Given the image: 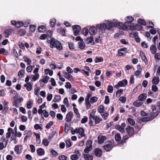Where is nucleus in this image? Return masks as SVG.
<instances>
[{"label": "nucleus", "mask_w": 160, "mask_h": 160, "mask_svg": "<svg viewBox=\"0 0 160 160\" xmlns=\"http://www.w3.org/2000/svg\"><path fill=\"white\" fill-rule=\"evenodd\" d=\"M116 25L119 26V28L122 30L127 29L131 30L135 28L133 23L132 22L128 21H126L124 23L119 22Z\"/></svg>", "instance_id": "nucleus-1"}, {"label": "nucleus", "mask_w": 160, "mask_h": 160, "mask_svg": "<svg viewBox=\"0 0 160 160\" xmlns=\"http://www.w3.org/2000/svg\"><path fill=\"white\" fill-rule=\"evenodd\" d=\"M48 43L50 44V47L52 48H56L58 50L60 51L62 49V46L61 42L58 40H55L54 38H52L50 40H48L47 41Z\"/></svg>", "instance_id": "nucleus-2"}, {"label": "nucleus", "mask_w": 160, "mask_h": 160, "mask_svg": "<svg viewBox=\"0 0 160 160\" xmlns=\"http://www.w3.org/2000/svg\"><path fill=\"white\" fill-rule=\"evenodd\" d=\"M119 22H111L107 21L106 22L105 24V25H106V28L107 30H110L112 28H113L115 26L118 27L119 28V26H118L116 24H118Z\"/></svg>", "instance_id": "nucleus-3"}, {"label": "nucleus", "mask_w": 160, "mask_h": 160, "mask_svg": "<svg viewBox=\"0 0 160 160\" xmlns=\"http://www.w3.org/2000/svg\"><path fill=\"white\" fill-rule=\"evenodd\" d=\"M113 147L112 142L110 141H107L105 142V145L103 146V148L106 152H109Z\"/></svg>", "instance_id": "nucleus-4"}, {"label": "nucleus", "mask_w": 160, "mask_h": 160, "mask_svg": "<svg viewBox=\"0 0 160 160\" xmlns=\"http://www.w3.org/2000/svg\"><path fill=\"white\" fill-rule=\"evenodd\" d=\"M158 115V113H157L156 116H155L153 114H150L149 116L148 117H142L141 118L142 122H148L150 121H152L154 118H155Z\"/></svg>", "instance_id": "nucleus-5"}, {"label": "nucleus", "mask_w": 160, "mask_h": 160, "mask_svg": "<svg viewBox=\"0 0 160 160\" xmlns=\"http://www.w3.org/2000/svg\"><path fill=\"white\" fill-rule=\"evenodd\" d=\"M72 28L74 35L75 36L78 35L81 30V27L79 25H76L72 26Z\"/></svg>", "instance_id": "nucleus-6"}, {"label": "nucleus", "mask_w": 160, "mask_h": 160, "mask_svg": "<svg viewBox=\"0 0 160 160\" xmlns=\"http://www.w3.org/2000/svg\"><path fill=\"white\" fill-rule=\"evenodd\" d=\"M94 153L97 157L100 158L102 155V152L100 148H96L94 150Z\"/></svg>", "instance_id": "nucleus-7"}, {"label": "nucleus", "mask_w": 160, "mask_h": 160, "mask_svg": "<svg viewBox=\"0 0 160 160\" xmlns=\"http://www.w3.org/2000/svg\"><path fill=\"white\" fill-rule=\"evenodd\" d=\"M97 27L92 26L89 28L88 32L91 35H93L96 34L97 32Z\"/></svg>", "instance_id": "nucleus-8"}, {"label": "nucleus", "mask_w": 160, "mask_h": 160, "mask_svg": "<svg viewBox=\"0 0 160 160\" xmlns=\"http://www.w3.org/2000/svg\"><path fill=\"white\" fill-rule=\"evenodd\" d=\"M126 130L129 136H132L133 134L134 129L132 127L129 126L126 128Z\"/></svg>", "instance_id": "nucleus-9"}, {"label": "nucleus", "mask_w": 160, "mask_h": 160, "mask_svg": "<svg viewBox=\"0 0 160 160\" xmlns=\"http://www.w3.org/2000/svg\"><path fill=\"white\" fill-rule=\"evenodd\" d=\"M73 116V113L72 111L70 112L66 115V120L67 122H70Z\"/></svg>", "instance_id": "nucleus-10"}, {"label": "nucleus", "mask_w": 160, "mask_h": 160, "mask_svg": "<svg viewBox=\"0 0 160 160\" xmlns=\"http://www.w3.org/2000/svg\"><path fill=\"white\" fill-rule=\"evenodd\" d=\"M106 26L104 23L98 24L96 25L97 28L99 29V30L101 31L105 30H106Z\"/></svg>", "instance_id": "nucleus-11"}, {"label": "nucleus", "mask_w": 160, "mask_h": 160, "mask_svg": "<svg viewBox=\"0 0 160 160\" xmlns=\"http://www.w3.org/2000/svg\"><path fill=\"white\" fill-rule=\"evenodd\" d=\"M106 139V136H100L98 137V141L99 144H101Z\"/></svg>", "instance_id": "nucleus-12"}, {"label": "nucleus", "mask_w": 160, "mask_h": 160, "mask_svg": "<svg viewBox=\"0 0 160 160\" xmlns=\"http://www.w3.org/2000/svg\"><path fill=\"white\" fill-rule=\"evenodd\" d=\"M119 85L121 87H124L128 84V82L127 80L124 79L118 82Z\"/></svg>", "instance_id": "nucleus-13"}, {"label": "nucleus", "mask_w": 160, "mask_h": 160, "mask_svg": "<svg viewBox=\"0 0 160 160\" xmlns=\"http://www.w3.org/2000/svg\"><path fill=\"white\" fill-rule=\"evenodd\" d=\"M98 111L100 113L105 112L106 111L104 110V107L103 105H100L97 109Z\"/></svg>", "instance_id": "nucleus-14"}, {"label": "nucleus", "mask_w": 160, "mask_h": 160, "mask_svg": "<svg viewBox=\"0 0 160 160\" xmlns=\"http://www.w3.org/2000/svg\"><path fill=\"white\" fill-rule=\"evenodd\" d=\"M143 102H142L138 99L135 101L133 103V105L135 107H139L141 106Z\"/></svg>", "instance_id": "nucleus-15"}, {"label": "nucleus", "mask_w": 160, "mask_h": 160, "mask_svg": "<svg viewBox=\"0 0 160 160\" xmlns=\"http://www.w3.org/2000/svg\"><path fill=\"white\" fill-rule=\"evenodd\" d=\"M94 120L96 124H98L102 120V119L99 117L96 116L93 117Z\"/></svg>", "instance_id": "nucleus-16"}, {"label": "nucleus", "mask_w": 160, "mask_h": 160, "mask_svg": "<svg viewBox=\"0 0 160 160\" xmlns=\"http://www.w3.org/2000/svg\"><path fill=\"white\" fill-rule=\"evenodd\" d=\"M147 94L146 93H142L138 97V99L140 101L143 102L147 98Z\"/></svg>", "instance_id": "nucleus-17"}, {"label": "nucleus", "mask_w": 160, "mask_h": 160, "mask_svg": "<svg viewBox=\"0 0 160 160\" xmlns=\"http://www.w3.org/2000/svg\"><path fill=\"white\" fill-rule=\"evenodd\" d=\"M150 50L153 54H155L157 52V48L155 45H152L150 47Z\"/></svg>", "instance_id": "nucleus-18"}, {"label": "nucleus", "mask_w": 160, "mask_h": 160, "mask_svg": "<svg viewBox=\"0 0 160 160\" xmlns=\"http://www.w3.org/2000/svg\"><path fill=\"white\" fill-rule=\"evenodd\" d=\"M37 154L39 156H42L44 154L45 152L44 149L42 148H39L37 150Z\"/></svg>", "instance_id": "nucleus-19"}, {"label": "nucleus", "mask_w": 160, "mask_h": 160, "mask_svg": "<svg viewBox=\"0 0 160 160\" xmlns=\"http://www.w3.org/2000/svg\"><path fill=\"white\" fill-rule=\"evenodd\" d=\"M34 134L36 137V142L38 144H40L41 142L40 135L39 134L36 133L35 132H34Z\"/></svg>", "instance_id": "nucleus-20"}, {"label": "nucleus", "mask_w": 160, "mask_h": 160, "mask_svg": "<svg viewBox=\"0 0 160 160\" xmlns=\"http://www.w3.org/2000/svg\"><path fill=\"white\" fill-rule=\"evenodd\" d=\"M83 157L85 160H93V159L92 156L89 154H84Z\"/></svg>", "instance_id": "nucleus-21"}, {"label": "nucleus", "mask_w": 160, "mask_h": 160, "mask_svg": "<svg viewBox=\"0 0 160 160\" xmlns=\"http://www.w3.org/2000/svg\"><path fill=\"white\" fill-rule=\"evenodd\" d=\"M115 128L122 133H123L125 132L124 129L119 125H115Z\"/></svg>", "instance_id": "nucleus-22"}, {"label": "nucleus", "mask_w": 160, "mask_h": 160, "mask_svg": "<svg viewBox=\"0 0 160 160\" xmlns=\"http://www.w3.org/2000/svg\"><path fill=\"white\" fill-rule=\"evenodd\" d=\"M8 52L5 48H2L0 49V54H3L4 55H7Z\"/></svg>", "instance_id": "nucleus-23"}, {"label": "nucleus", "mask_w": 160, "mask_h": 160, "mask_svg": "<svg viewBox=\"0 0 160 160\" xmlns=\"http://www.w3.org/2000/svg\"><path fill=\"white\" fill-rule=\"evenodd\" d=\"M38 30L39 32H43L46 30V29L44 26L42 25L38 27Z\"/></svg>", "instance_id": "nucleus-24"}, {"label": "nucleus", "mask_w": 160, "mask_h": 160, "mask_svg": "<svg viewBox=\"0 0 160 160\" xmlns=\"http://www.w3.org/2000/svg\"><path fill=\"white\" fill-rule=\"evenodd\" d=\"M78 44L79 46L78 47L81 49H83L85 47V45L83 41L78 42Z\"/></svg>", "instance_id": "nucleus-25"}, {"label": "nucleus", "mask_w": 160, "mask_h": 160, "mask_svg": "<svg viewBox=\"0 0 160 160\" xmlns=\"http://www.w3.org/2000/svg\"><path fill=\"white\" fill-rule=\"evenodd\" d=\"M159 78L154 77L152 79V83L155 85H157L159 82Z\"/></svg>", "instance_id": "nucleus-26"}, {"label": "nucleus", "mask_w": 160, "mask_h": 160, "mask_svg": "<svg viewBox=\"0 0 160 160\" xmlns=\"http://www.w3.org/2000/svg\"><path fill=\"white\" fill-rule=\"evenodd\" d=\"M19 145H17L14 148V151L17 152L18 154H20L22 152L21 149H20Z\"/></svg>", "instance_id": "nucleus-27"}, {"label": "nucleus", "mask_w": 160, "mask_h": 160, "mask_svg": "<svg viewBox=\"0 0 160 160\" xmlns=\"http://www.w3.org/2000/svg\"><path fill=\"white\" fill-rule=\"evenodd\" d=\"M61 99V97L60 96L58 95H55L54 99L52 100L53 102H59Z\"/></svg>", "instance_id": "nucleus-28"}, {"label": "nucleus", "mask_w": 160, "mask_h": 160, "mask_svg": "<svg viewBox=\"0 0 160 160\" xmlns=\"http://www.w3.org/2000/svg\"><path fill=\"white\" fill-rule=\"evenodd\" d=\"M56 23V20L55 18H52L50 19L49 23L50 24V26L51 27H54Z\"/></svg>", "instance_id": "nucleus-29"}, {"label": "nucleus", "mask_w": 160, "mask_h": 160, "mask_svg": "<svg viewBox=\"0 0 160 160\" xmlns=\"http://www.w3.org/2000/svg\"><path fill=\"white\" fill-rule=\"evenodd\" d=\"M95 63L102 62L103 61V58L101 57H96L94 60Z\"/></svg>", "instance_id": "nucleus-30"}, {"label": "nucleus", "mask_w": 160, "mask_h": 160, "mask_svg": "<svg viewBox=\"0 0 160 160\" xmlns=\"http://www.w3.org/2000/svg\"><path fill=\"white\" fill-rule=\"evenodd\" d=\"M57 32L58 33H60L62 34V36H65V32L64 29L63 28H61L60 29H59L57 30Z\"/></svg>", "instance_id": "nucleus-31"}, {"label": "nucleus", "mask_w": 160, "mask_h": 160, "mask_svg": "<svg viewBox=\"0 0 160 160\" xmlns=\"http://www.w3.org/2000/svg\"><path fill=\"white\" fill-rule=\"evenodd\" d=\"M24 133H25L24 135L25 134H26V137H27L28 138H30L31 137L32 135V132L31 131L25 130V131H24Z\"/></svg>", "instance_id": "nucleus-32"}, {"label": "nucleus", "mask_w": 160, "mask_h": 160, "mask_svg": "<svg viewBox=\"0 0 160 160\" xmlns=\"http://www.w3.org/2000/svg\"><path fill=\"white\" fill-rule=\"evenodd\" d=\"M33 76L31 80L32 81H35L38 79L39 78V74L38 73H36L34 75H31V76Z\"/></svg>", "instance_id": "nucleus-33"}, {"label": "nucleus", "mask_w": 160, "mask_h": 160, "mask_svg": "<svg viewBox=\"0 0 160 160\" xmlns=\"http://www.w3.org/2000/svg\"><path fill=\"white\" fill-rule=\"evenodd\" d=\"M101 114V116L105 120L107 119L108 117L109 116L108 113L106 111H105V112L102 113Z\"/></svg>", "instance_id": "nucleus-34"}, {"label": "nucleus", "mask_w": 160, "mask_h": 160, "mask_svg": "<svg viewBox=\"0 0 160 160\" xmlns=\"http://www.w3.org/2000/svg\"><path fill=\"white\" fill-rule=\"evenodd\" d=\"M23 22L22 21H18L16 22L15 26L17 28H20L23 26Z\"/></svg>", "instance_id": "nucleus-35"}, {"label": "nucleus", "mask_w": 160, "mask_h": 160, "mask_svg": "<svg viewBox=\"0 0 160 160\" xmlns=\"http://www.w3.org/2000/svg\"><path fill=\"white\" fill-rule=\"evenodd\" d=\"M12 30L10 29H7L4 32L5 36V37H8L11 33Z\"/></svg>", "instance_id": "nucleus-36"}, {"label": "nucleus", "mask_w": 160, "mask_h": 160, "mask_svg": "<svg viewBox=\"0 0 160 160\" xmlns=\"http://www.w3.org/2000/svg\"><path fill=\"white\" fill-rule=\"evenodd\" d=\"M81 130V131H80V133H79V135L78 136V138H81L85 136L84 133V130L83 128L80 129Z\"/></svg>", "instance_id": "nucleus-37"}, {"label": "nucleus", "mask_w": 160, "mask_h": 160, "mask_svg": "<svg viewBox=\"0 0 160 160\" xmlns=\"http://www.w3.org/2000/svg\"><path fill=\"white\" fill-rule=\"evenodd\" d=\"M140 54L141 58L142 60L145 62L146 61H147V59L144 54V52L142 51H140Z\"/></svg>", "instance_id": "nucleus-38"}, {"label": "nucleus", "mask_w": 160, "mask_h": 160, "mask_svg": "<svg viewBox=\"0 0 160 160\" xmlns=\"http://www.w3.org/2000/svg\"><path fill=\"white\" fill-rule=\"evenodd\" d=\"M128 138V136L127 135H124L123 136L122 140L120 142V144L123 145L124 143L126 142V140Z\"/></svg>", "instance_id": "nucleus-39"}, {"label": "nucleus", "mask_w": 160, "mask_h": 160, "mask_svg": "<svg viewBox=\"0 0 160 160\" xmlns=\"http://www.w3.org/2000/svg\"><path fill=\"white\" fill-rule=\"evenodd\" d=\"M138 23L143 26L145 25L146 24L145 21L142 19H138Z\"/></svg>", "instance_id": "nucleus-40"}, {"label": "nucleus", "mask_w": 160, "mask_h": 160, "mask_svg": "<svg viewBox=\"0 0 160 160\" xmlns=\"http://www.w3.org/2000/svg\"><path fill=\"white\" fill-rule=\"evenodd\" d=\"M128 122L132 126L134 125L135 124V121L133 119L129 118L127 119Z\"/></svg>", "instance_id": "nucleus-41"}, {"label": "nucleus", "mask_w": 160, "mask_h": 160, "mask_svg": "<svg viewBox=\"0 0 160 160\" xmlns=\"http://www.w3.org/2000/svg\"><path fill=\"white\" fill-rule=\"evenodd\" d=\"M98 99V98L96 97H93L91 98L90 99V102L93 103L96 102Z\"/></svg>", "instance_id": "nucleus-42"}, {"label": "nucleus", "mask_w": 160, "mask_h": 160, "mask_svg": "<svg viewBox=\"0 0 160 160\" xmlns=\"http://www.w3.org/2000/svg\"><path fill=\"white\" fill-rule=\"evenodd\" d=\"M123 91V90L122 89H120L118 90L116 93V97L118 98L119 97L122 93Z\"/></svg>", "instance_id": "nucleus-43"}, {"label": "nucleus", "mask_w": 160, "mask_h": 160, "mask_svg": "<svg viewBox=\"0 0 160 160\" xmlns=\"http://www.w3.org/2000/svg\"><path fill=\"white\" fill-rule=\"evenodd\" d=\"M56 133V131H53L52 133L50 134L48 137V139L50 141H51V139L53 138V137L55 135Z\"/></svg>", "instance_id": "nucleus-44"}, {"label": "nucleus", "mask_w": 160, "mask_h": 160, "mask_svg": "<svg viewBox=\"0 0 160 160\" xmlns=\"http://www.w3.org/2000/svg\"><path fill=\"white\" fill-rule=\"evenodd\" d=\"M92 141L91 140H88L86 144V146L88 147L92 148Z\"/></svg>", "instance_id": "nucleus-45"}, {"label": "nucleus", "mask_w": 160, "mask_h": 160, "mask_svg": "<svg viewBox=\"0 0 160 160\" xmlns=\"http://www.w3.org/2000/svg\"><path fill=\"white\" fill-rule=\"evenodd\" d=\"M115 140L117 142L120 141L121 140V137L119 134H116L115 135Z\"/></svg>", "instance_id": "nucleus-46"}, {"label": "nucleus", "mask_w": 160, "mask_h": 160, "mask_svg": "<svg viewBox=\"0 0 160 160\" xmlns=\"http://www.w3.org/2000/svg\"><path fill=\"white\" fill-rule=\"evenodd\" d=\"M49 78V77L48 76H47L41 80L42 82H43L45 83H47L48 82Z\"/></svg>", "instance_id": "nucleus-47"}, {"label": "nucleus", "mask_w": 160, "mask_h": 160, "mask_svg": "<svg viewBox=\"0 0 160 160\" xmlns=\"http://www.w3.org/2000/svg\"><path fill=\"white\" fill-rule=\"evenodd\" d=\"M70 158L72 160H77L78 159V157L77 154H74L71 156Z\"/></svg>", "instance_id": "nucleus-48"}, {"label": "nucleus", "mask_w": 160, "mask_h": 160, "mask_svg": "<svg viewBox=\"0 0 160 160\" xmlns=\"http://www.w3.org/2000/svg\"><path fill=\"white\" fill-rule=\"evenodd\" d=\"M53 124V121H51L47 123L45 126V128L47 129H49L52 126Z\"/></svg>", "instance_id": "nucleus-49"}, {"label": "nucleus", "mask_w": 160, "mask_h": 160, "mask_svg": "<svg viewBox=\"0 0 160 160\" xmlns=\"http://www.w3.org/2000/svg\"><path fill=\"white\" fill-rule=\"evenodd\" d=\"M50 141H48L47 139H43L42 141V143L44 146H48Z\"/></svg>", "instance_id": "nucleus-50"}, {"label": "nucleus", "mask_w": 160, "mask_h": 160, "mask_svg": "<svg viewBox=\"0 0 160 160\" xmlns=\"http://www.w3.org/2000/svg\"><path fill=\"white\" fill-rule=\"evenodd\" d=\"M154 58L156 62L159 61L160 59V53H156L155 54Z\"/></svg>", "instance_id": "nucleus-51"}, {"label": "nucleus", "mask_w": 160, "mask_h": 160, "mask_svg": "<svg viewBox=\"0 0 160 160\" xmlns=\"http://www.w3.org/2000/svg\"><path fill=\"white\" fill-rule=\"evenodd\" d=\"M25 71L23 69H21L18 73V77L21 78L22 77L23 75L24 74Z\"/></svg>", "instance_id": "nucleus-52"}, {"label": "nucleus", "mask_w": 160, "mask_h": 160, "mask_svg": "<svg viewBox=\"0 0 160 160\" xmlns=\"http://www.w3.org/2000/svg\"><path fill=\"white\" fill-rule=\"evenodd\" d=\"M89 124L91 126H95V125H93L92 124V123L93 122L94 118L93 117H91L89 116Z\"/></svg>", "instance_id": "nucleus-53"}, {"label": "nucleus", "mask_w": 160, "mask_h": 160, "mask_svg": "<svg viewBox=\"0 0 160 160\" xmlns=\"http://www.w3.org/2000/svg\"><path fill=\"white\" fill-rule=\"evenodd\" d=\"M67 156L63 155L59 156L58 157V159L59 160H67Z\"/></svg>", "instance_id": "nucleus-54"}, {"label": "nucleus", "mask_w": 160, "mask_h": 160, "mask_svg": "<svg viewBox=\"0 0 160 160\" xmlns=\"http://www.w3.org/2000/svg\"><path fill=\"white\" fill-rule=\"evenodd\" d=\"M82 33L85 36L88 33V29L87 28H84L82 29Z\"/></svg>", "instance_id": "nucleus-55"}, {"label": "nucleus", "mask_w": 160, "mask_h": 160, "mask_svg": "<svg viewBox=\"0 0 160 160\" xmlns=\"http://www.w3.org/2000/svg\"><path fill=\"white\" fill-rule=\"evenodd\" d=\"M66 147L68 148L72 146V144L70 140H66Z\"/></svg>", "instance_id": "nucleus-56"}, {"label": "nucleus", "mask_w": 160, "mask_h": 160, "mask_svg": "<svg viewBox=\"0 0 160 160\" xmlns=\"http://www.w3.org/2000/svg\"><path fill=\"white\" fill-rule=\"evenodd\" d=\"M71 125L69 126L66 123L65 124L64 132L67 133L68 132L69 129V128Z\"/></svg>", "instance_id": "nucleus-57"}, {"label": "nucleus", "mask_w": 160, "mask_h": 160, "mask_svg": "<svg viewBox=\"0 0 160 160\" xmlns=\"http://www.w3.org/2000/svg\"><path fill=\"white\" fill-rule=\"evenodd\" d=\"M36 29V26L33 25H31L29 27V30L32 32H34Z\"/></svg>", "instance_id": "nucleus-58"}, {"label": "nucleus", "mask_w": 160, "mask_h": 160, "mask_svg": "<svg viewBox=\"0 0 160 160\" xmlns=\"http://www.w3.org/2000/svg\"><path fill=\"white\" fill-rule=\"evenodd\" d=\"M18 45L20 48L24 49H25L24 44L22 41H19L18 42Z\"/></svg>", "instance_id": "nucleus-59"}, {"label": "nucleus", "mask_w": 160, "mask_h": 160, "mask_svg": "<svg viewBox=\"0 0 160 160\" xmlns=\"http://www.w3.org/2000/svg\"><path fill=\"white\" fill-rule=\"evenodd\" d=\"M25 61L28 63V65H30L31 62V60L27 57H24L23 58Z\"/></svg>", "instance_id": "nucleus-60"}, {"label": "nucleus", "mask_w": 160, "mask_h": 160, "mask_svg": "<svg viewBox=\"0 0 160 160\" xmlns=\"http://www.w3.org/2000/svg\"><path fill=\"white\" fill-rule=\"evenodd\" d=\"M113 87L111 85H109L107 89V91L109 93H112L113 91Z\"/></svg>", "instance_id": "nucleus-61"}, {"label": "nucleus", "mask_w": 160, "mask_h": 160, "mask_svg": "<svg viewBox=\"0 0 160 160\" xmlns=\"http://www.w3.org/2000/svg\"><path fill=\"white\" fill-rule=\"evenodd\" d=\"M126 20L127 21H130L132 22L134 20V18L131 16H127L126 17Z\"/></svg>", "instance_id": "nucleus-62"}, {"label": "nucleus", "mask_w": 160, "mask_h": 160, "mask_svg": "<svg viewBox=\"0 0 160 160\" xmlns=\"http://www.w3.org/2000/svg\"><path fill=\"white\" fill-rule=\"evenodd\" d=\"M88 120V118L86 116H84L83 118H82L81 121V123H84L86 122Z\"/></svg>", "instance_id": "nucleus-63"}, {"label": "nucleus", "mask_w": 160, "mask_h": 160, "mask_svg": "<svg viewBox=\"0 0 160 160\" xmlns=\"http://www.w3.org/2000/svg\"><path fill=\"white\" fill-rule=\"evenodd\" d=\"M87 41L88 43H90L93 41V38L92 36L89 37L87 39Z\"/></svg>", "instance_id": "nucleus-64"}]
</instances>
